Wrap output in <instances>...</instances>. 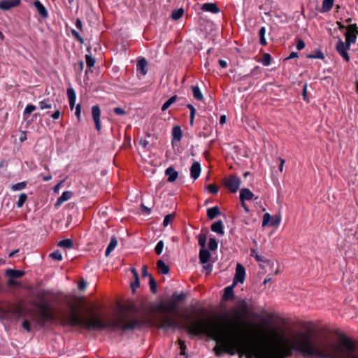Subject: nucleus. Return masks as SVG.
<instances>
[{
	"label": "nucleus",
	"mask_w": 358,
	"mask_h": 358,
	"mask_svg": "<svg viewBox=\"0 0 358 358\" xmlns=\"http://www.w3.org/2000/svg\"><path fill=\"white\" fill-rule=\"evenodd\" d=\"M178 344L180 345V355H185V350H186V345L185 342L184 341H182L180 339L178 340Z\"/></svg>",
	"instance_id": "obj_51"
},
{
	"label": "nucleus",
	"mask_w": 358,
	"mask_h": 358,
	"mask_svg": "<svg viewBox=\"0 0 358 358\" xmlns=\"http://www.w3.org/2000/svg\"><path fill=\"white\" fill-rule=\"evenodd\" d=\"M220 214V210L218 206H214L207 210V216L210 220H213Z\"/></svg>",
	"instance_id": "obj_26"
},
{
	"label": "nucleus",
	"mask_w": 358,
	"mask_h": 358,
	"mask_svg": "<svg viewBox=\"0 0 358 358\" xmlns=\"http://www.w3.org/2000/svg\"><path fill=\"white\" fill-rule=\"evenodd\" d=\"M308 58L310 59H324V55L320 50H316L314 54H310L307 55Z\"/></svg>",
	"instance_id": "obj_38"
},
{
	"label": "nucleus",
	"mask_w": 358,
	"mask_h": 358,
	"mask_svg": "<svg viewBox=\"0 0 358 358\" xmlns=\"http://www.w3.org/2000/svg\"><path fill=\"white\" fill-rule=\"evenodd\" d=\"M51 295L49 290H41L36 294V297L38 301H33L31 304L36 308L35 313L36 317L32 319V322L35 327L40 329L45 327L47 323H54L57 320L55 310L45 301V298Z\"/></svg>",
	"instance_id": "obj_4"
},
{
	"label": "nucleus",
	"mask_w": 358,
	"mask_h": 358,
	"mask_svg": "<svg viewBox=\"0 0 358 358\" xmlns=\"http://www.w3.org/2000/svg\"><path fill=\"white\" fill-rule=\"evenodd\" d=\"M114 113L119 115H123L126 114V111L120 107H116L114 108Z\"/></svg>",
	"instance_id": "obj_56"
},
{
	"label": "nucleus",
	"mask_w": 358,
	"mask_h": 358,
	"mask_svg": "<svg viewBox=\"0 0 358 358\" xmlns=\"http://www.w3.org/2000/svg\"><path fill=\"white\" fill-rule=\"evenodd\" d=\"M187 107L190 110V117H189V124L191 126H193L194 125V117H195V115H196V109L190 103H188L187 105Z\"/></svg>",
	"instance_id": "obj_36"
},
{
	"label": "nucleus",
	"mask_w": 358,
	"mask_h": 358,
	"mask_svg": "<svg viewBox=\"0 0 358 358\" xmlns=\"http://www.w3.org/2000/svg\"><path fill=\"white\" fill-rule=\"evenodd\" d=\"M223 182L226 188L232 193H235L240 187L241 180L236 176L229 175L224 178Z\"/></svg>",
	"instance_id": "obj_7"
},
{
	"label": "nucleus",
	"mask_w": 358,
	"mask_h": 358,
	"mask_svg": "<svg viewBox=\"0 0 358 358\" xmlns=\"http://www.w3.org/2000/svg\"><path fill=\"white\" fill-rule=\"evenodd\" d=\"M357 34L358 27L357 24H350L347 27V31L345 34V42L344 43L341 38H339L336 43V51L346 62L350 60L348 50L350 49L351 44L355 43Z\"/></svg>",
	"instance_id": "obj_6"
},
{
	"label": "nucleus",
	"mask_w": 358,
	"mask_h": 358,
	"mask_svg": "<svg viewBox=\"0 0 358 358\" xmlns=\"http://www.w3.org/2000/svg\"><path fill=\"white\" fill-rule=\"evenodd\" d=\"M206 187L209 192L213 194H217L219 191V187L214 184H209Z\"/></svg>",
	"instance_id": "obj_48"
},
{
	"label": "nucleus",
	"mask_w": 358,
	"mask_h": 358,
	"mask_svg": "<svg viewBox=\"0 0 358 358\" xmlns=\"http://www.w3.org/2000/svg\"><path fill=\"white\" fill-rule=\"evenodd\" d=\"M184 318L186 321L193 322L190 324L178 325L173 318L165 317L162 327L182 329L189 334L211 337L220 345L213 349L217 356L224 352L233 356L238 352L240 357L244 354L246 358H289L294 351H298L304 357H315V334L313 336L310 329L297 332L292 341L280 336L278 339L249 346L246 329L235 323L224 331L210 320L194 317L190 313L185 314Z\"/></svg>",
	"instance_id": "obj_1"
},
{
	"label": "nucleus",
	"mask_w": 358,
	"mask_h": 358,
	"mask_svg": "<svg viewBox=\"0 0 358 358\" xmlns=\"http://www.w3.org/2000/svg\"><path fill=\"white\" fill-rule=\"evenodd\" d=\"M253 253H255V250H251V256L254 257L257 262H264L263 258L259 255L258 254H256V255H254Z\"/></svg>",
	"instance_id": "obj_57"
},
{
	"label": "nucleus",
	"mask_w": 358,
	"mask_h": 358,
	"mask_svg": "<svg viewBox=\"0 0 358 358\" xmlns=\"http://www.w3.org/2000/svg\"><path fill=\"white\" fill-rule=\"evenodd\" d=\"M200 173H201L200 164L198 162H196L193 163V164L192 165V166L190 168L191 177L194 180H196L199 177Z\"/></svg>",
	"instance_id": "obj_15"
},
{
	"label": "nucleus",
	"mask_w": 358,
	"mask_h": 358,
	"mask_svg": "<svg viewBox=\"0 0 358 358\" xmlns=\"http://www.w3.org/2000/svg\"><path fill=\"white\" fill-rule=\"evenodd\" d=\"M306 46L304 41L301 38H297L296 41V49L298 50H303Z\"/></svg>",
	"instance_id": "obj_53"
},
{
	"label": "nucleus",
	"mask_w": 358,
	"mask_h": 358,
	"mask_svg": "<svg viewBox=\"0 0 358 358\" xmlns=\"http://www.w3.org/2000/svg\"><path fill=\"white\" fill-rule=\"evenodd\" d=\"M210 229L213 232H215V233H217V234H218L219 235H221V236L224 235V234L223 222L221 220H219V221H217V222H214L211 225Z\"/></svg>",
	"instance_id": "obj_18"
},
{
	"label": "nucleus",
	"mask_w": 358,
	"mask_h": 358,
	"mask_svg": "<svg viewBox=\"0 0 358 358\" xmlns=\"http://www.w3.org/2000/svg\"><path fill=\"white\" fill-rule=\"evenodd\" d=\"M265 34H266V29L265 27H262L259 31V36L260 38L259 43L262 45H266V40L265 38Z\"/></svg>",
	"instance_id": "obj_39"
},
{
	"label": "nucleus",
	"mask_w": 358,
	"mask_h": 358,
	"mask_svg": "<svg viewBox=\"0 0 358 358\" xmlns=\"http://www.w3.org/2000/svg\"><path fill=\"white\" fill-rule=\"evenodd\" d=\"M295 57H298V53L295 52H292L290 53V55H289V57H287L286 58V59H293V58H295Z\"/></svg>",
	"instance_id": "obj_64"
},
{
	"label": "nucleus",
	"mask_w": 358,
	"mask_h": 358,
	"mask_svg": "<svg viewBox=\"0 0 358 358\" xmlns=\"http://www.w3.org/2000/svg\"><path fill=\"white\" fill-rule=\"evenodd\" d=\"M142 277L144 278V277H148L150 278V275H152L151 274H150L148 273V267L147 266H143V268H142Z\"/></svg>",
	"instance_id": "obj_58"
},
{
	"label": "nucleus",
	"mask_w": 358,
	"mask_h": 358,
	"mask_svg": "<svg viewBox=\"0 0 358 358\" xmlns=\"http://www.w3.org/2000/svg\"><path fill=\"white\" fill-rule=\"evenodd\" d=\"M149 285L152 293L156 294L157 292V282L152 275H150Z\"/></svg>",
	"instance_id": "obj_37"
},
{
	"label": "nucleus",
	"mask_w": 358,
	"mask_h": 358,
	"mask_svg": "<svg viewBox=\"0 0 358 358\" xmlns=\"http://www.w3.org/2000/svg\"><path fill=\"white\" fill-rule=\"evenodd\" d=\"M152 310L155 312L162 313V314L159 315L157 317L158 321L157 327L162 329H169L170 328H163L162 327V324L164 321L165 317H171L175 320L178 325L182 324H190V323H179L178 320L172 316L171 314H177L178 315V304L175 301L169 299L166 302H160L157 305L153 307ZM192 322H191L192 324ZM178 329V328H176Z\"/></svg>",
	"instance_id": "obj_5"
},
{
	"label": "nucleus",
	"mask_w": 358,
	"mask_h": 358,
	"mask_svg": "<svg viewBox=\"0 0 358 358\" xmlns=\"http://www.w3.org/2000/svg\"><path fill=\"white\" fill-rule=\"evenodd\" d=\"M26 185V182H21L13 185L11 188L14 191H17L25 188Z\"/></svg>",
	"instance_id": "obj_47"
},
{
	"label": "nucleus",
	"mask_w": 358,
	"mask_h": 358,
	"mask_svg": "<svg viewBox=\"0 0 358 358\" xmlns=\"http://www.w3.org/2000/svg\"><path fill=\"white\" fill-rule=\"evenodd\" d=\"M245 268L241 264H238L236 265V273L233 280V286L236 285L238 282L243 283L245 280Z\"/></svg>",
	"instance_id": "obj_9"
},
{
	"label": "nucleus",
	"mask_w": 358,
	"mask_h": 358,
	"mask_svg": "<svg viewBox=\"0 0 358 358\" xmlns=\"http://www.w3.org/2000/svg\"><path fill=\"white\" fill-rule=\"evenodd\" d=\"M192 90L194 99L199 101H202L203 99V96L198 86H192Z\"/></svg>",
	"instance_id": "obj_28"
},
{
	"label": "nucleus",
	"mask_w": 358,
	"mask_h": 358,
	"mask_svg": "<svg viewBox=\"0 0 358 358\" xmlns=\"http://www.w3.org/2000/svg\"><path fill=\"white\" fill-rule=\"evenodd\" d=\"M280 217H271L268 213H266L263 216L262 220V226L265 227L266 225L270 226H278L280 224Z\"/></svg>",
	"instance_id": "obj_10"
},
{
	"label": "nucleus",
	"mask_w": 358,
	"mask_h": 358,
	"mask_svg": "<svg viewBox=\"0 0 358 358\" xmlns=\"http://www.w3.org/2000/svg\"><path fill=\"white\" fill-rule=\"evenodd\" d=\"M157 266L158 268L159 271L162 274H168L169 273V267L168 265L165 264V262L161 259L158 260L157 262Z\"/></svg>",
	"instance_id": "obj_24"
},
{
	"label": "nucleus",
	"mask_w": 358,
	"mask_h": 358,
	"mask_svg": "<svg viewBox=\"0 0 358 358\" xmlns=\"http://www.w3.org/2000/svg\"><path fill=\"white\" fill-rule=\"evenodd\" d=\"M67 96L69 101V106L71 110L74 108L76 95L74 90L73 88L67 89Z\"/></svg>",
	"instance_id": "obj_22"
},
{
	"label": "nucleus",
	"mask_w": 358,
	"mask_h": 358,
	"mask_svg": "<svg viewBox=\"0 0 358 358\" xmlns=\"http://www.w3.org/2000/svg\"><path fill=\"white\" fill-rule=\"evenodd\" d=\"M50 257L52 259L61 261L62 259V255L59 250L54 251L50 254Z\"/></svg>",
	"instance_id": "obj_45"
},
{
	"label": "nucleus",
	"mask_w": 358,
	"mask_h": 358,
	"mask_svg": "<svg viewBox=\"0 0 358 358\" xmlns=\"http://www.w3.org/2000/svg\"><path fill=\"white\" fill-rule=\"evenodd\" d=\"M254 194L248 188H243L240 191V199L241 203L245 201H250L252 199Z\"/></svg>",
	"instance_id": "obj_13"
},
{
	"label": "nucleus",
	"mask_w": 358,
	"mask_h": 358,
	"mask_svg": "<svg viewBox=\"0 0 358 358\" xmlns=\"http://www.w3.org/2000/svg\"><path fill=\"white\" fill-rule=\"evenodd\" d=\"M210 257V252L206 248H201L199 251V261L201 264L208 262Z\"/></svg>",
	"instance_id": "obj_21"
},
{
	"label": "nucleus",
	"mask_w": 358,
	"mask_h": 358,
	"mask_svg": "<svg viewBox=\"0 0 358 358\" xmlns=\"http://www.w3.org/2000/svg\"><path fill=\"white\" fill-rule=\"evenodd\" d=\"M117 245V238L113 236L110 238V241L106 248L105 255L106 257L109 256V255L111 253V252L115 248Z\"/></svg>",
	"instance_id": "obj_23"
},
{
	"label": "nucleus",
	"mask_w": 358,
	"mask_h": 358,
	"mask_svg": "<svg viewBox=\"0 0 358 358\" xmlns=\"http://www.w3.org/2000/svg\"><path fill=\"white\" fill-rule=\"evenodd\" d=\"M234 286H228L224 289L223 298L224 299H233L234 298Z\"/></svg>",
	"instance_id": "obj_30"
},
{
	"label": "nucleus",
	"mask_w": 358,
	"mask_h": 358,
	"mask_svg": "<svg viewBox=\"0 0 358 358\" xmlns=\"http://www.w3.org/2000/svg\"><path fill=\"white\" fill-rule=\"evenodd\" d=\"M219 64L223 69H224L227 66V63L225 60L220 59Z\"/></svg>",
	"instance_id": "obj_63"
},
{
	"label": "nucleus",
	"mask_w": 358,
	"mask_h": 358,
	"mask_svg": "<svg viewBox=\"0 0 358 358\" xmlns=\"http://www.w3.org/2000/svg\"><path fill=\"white\" fill-rule=\"evenodd\" d=\"M207 236L206 234H201L198 236V243L201 248H206Z\"/></svg>",
	"instance_id": "obj_40"
},
{
	"label": "nucleus",
	"mask_w": 358,
	"mask_h": 358,
	"mask_svg": "<svg viewBox=\"0 0 358 358\" xmlns=\"http://www.w3.org/2000/svg\"><path fill=\"white\" fill-rule=\"evenodd\" d=\"M92 115L93 120L95 124L96 129L99 131L101 130V122H100V116H101V110L99 106H93L92 108Z\"/></svg>",
	"instance_id": "obj_11"
},
{
	"label": "nucleus",
	"mask_w": 358,
	"mask_h": 358,
	"mask_svg": "<svg viewBox=\"0 0 358 358\" xmlns=\"http://www.w3.org/2000/svg\"><path fill=\"white\" fill-rule=\"evenodd\" d=\"M208 248L210 250H215L217 248V243L213 238H210L208 242Z\"/></svg>",
	"instance_id": "obj_49"
},
{
	"label": "nucleus",
	"mask_w": 358,
	"mask_h": 358,
	"mask_svg": "<svg viewBox=\"0 0 358 358\" xmlns=\"http://www.w3.org/2000/svg\"><path fill=\"white\" fill-rule=\"evenodd\" d=\"M20 3V0H2L0 1V8L7 10L13 7L17 6Z\"/></svg>",
	"instance_id": "obj_12"
},
{
	"label": "nucleus",
	"mask_w": 358,
	"mask_h": 358,
	"mask_svg": "<svg viewBox=\"0 0 358 358\" xmlns=\"http://www.w3.org/2000/svg\"><path fill=\"white\" fill-rule=\"evenodd\" d=\"M147 66L148 62L146 59L142 58L138 61L136 66L137 71H139L143 76H145L148 72Z\"/></svg>",
	"instance_id": "obj_20"
},
{
	"label": "nucleus",
	"mask_w": 358,
	"mask_h": 358,
	"mask_svg": "<svg viewBox=\"0 0 358 358\" xmlns=\"http://www.w3.org/2000/svg\"><path fill=\"white\" fill-rule=\"evenodd\" d=\"M172 136L173 139L180 141L182 137L181 128L179 126L173 127L172 129Z\"/></svg>",
	"instance_id": "obj_27"
},
{
	"label": "nucleus",
	"mask_w": 358,
	"mask_h": 358,
	"mask_svg": "<svg viewBox=\"0 0 358 358\" xmlns=\"http://www.w3.org/2000/svg\"><path fill=\"white\" fill-rule=\"evenodd\" d=\"M6 275L10 278H19L24 275V272L20 270L7 269L6 271Z\"/></svg>",
	"instance_id": "obj_25"
},
{
	"label": "nucleus",
	"mask_w": 358,
	"mask_h": 358,
	"mask_svg": "<svg viewBox=\"0 0 358 358\" xmlns=\"http://www.w3.org/2000/svg\"><path fill=\"white\" fill-rule=\"evenodd\" d=\"M201 10L212 13H217L220 12V8L215 3H206L201 6Z\"/></svg>",
	"instance_id": "obj_14"
},
{
	"label": "nucleus",
	"mask_w": 358,
	"mask_h": 358,
	"mask_svg": "<svg viewBox=\"0 0 358 358\" xmlns=\"http://www.w3.org/2000/svg\"><path fill=\"white\" fill-rule=\"evenodd\" d=\"M39 108L41 110L49 109V108H52V105H51L49 99H44L39 102Z\"/></svg>",
	"instance_id": "obj_41"
},
{
	"label": "nucleus",
	"mask_w": 358,
	"mask_h": 358,
	"mask_svg": "<svg viewBox=\"0 0 358 358\" xmlns=\"http://www.w3.org/2000/svg\"><path fill=\"white\" fill-rule=\"evenodd\" d=\"M174 217H175V215L173 214L166 215L164 219L163 225L164 227L168 226V224L173 220Z\"/></svg>",
	"instance_id": "obj_46"
},
{
	"label": "nucleus",
	"mask_w": 358,
	"mask_h": 358,
	"mask_svg": "<svg viewBox=\"0 0 358 358\" xmlns=\"http://www.w3.org/2000/svg\"><path fill=\"white\" fill-rule=\"evenodd\" d=\"M60 115H61V113H60V111H59V110H57L56 111H55V112L52 114L51 117H52L54 120H57V119H59V118Z\"/></svg>",
	"instance_id": "obj_61"
},
{
	"label": "nucleus",
	"mask_w": 358,
	"mask_h": 358,
	"mask_svg": "<svg viewBox=\"0 0 358 358\" xmlns=\"http://www.w3.org/2000/svg\"><path fill=\"white\" fill-rule=\"evenodd\" d=\"M73 196V192L71 191H65L62 193L60 197L58 198L55 203V207H59L62 203L69 200Z\"/></svg>",
	"instance_id": "obj_17"
},
{
	"label": "nucleus",
	"mask_w": 358,
	"mask_h": 358,
	"mask_svg": "<svg viewBox=\"0 0 358 358\" xmlns=\"http://www.w3.org/2000/svg\"><path fill=\"white\" fill-rule=\"evenodd\" d=\"M140 286L139 278H135L134 282L131 283V288L134 292Z\"/></svg>",
	"instance_id": "obj_55"
},
{
	"label": "nucleus",
	"mask_w": 358,
	"mask_h": 358,
	"mask_svg": "<svg viewBox=\"0 0 358 358\" xmlns=\"http://www.w3.org/2000/svg\"><path fill=\"white\" fill-rule=\"evenodd\" d=\"M57 245L61 248H71L73 246V242L71 239H69V238L64 239V240L60 241L57 243Z\"/></svg>",
	"instance_id": "obj_31"
},
{
	"label": "nucleus",
	"mask_w": 358,
	"mask_h": 358,
	"mask_svg": "<svg viewBox=\"0 0 358 358\" xmlns=\"http://www.w3.org/2000/svg\"><path fill=\"white\" fill-rule=\"evenodd\" d=\"M80 113H81V106L80 104H78L77 106L76 107L75 114L79 120L80 118Z\"/></svg>",
	"instance_id": "obj_59"
},
{
	"label": "nucleus",
	"mask_w": 358,
	"mask_h": 358,
	"mask_svg": "<svg viewBox=\"0 0 358 358\" xmlns=\"http://www.w3.org/2000/svg\"><path fill=\"white\" fill-rule=\"evenodd\" d=\"M36 110V106L31 104L27 105L24 110V114H30Z\"/></svg>",
	"instance_id": "obj_54"
},
{
	"label": "nucleus",
	"mask_w": 358,
	"mask_h": 358,
	"mask_svg": "<svg viewBox=\"0 0 358 358\" xmlns=\"http://www.w3.org/2000/svg\"><path fill=\"white\" fill-rule=\"evenodd\" d=\"M36 315V317L37 316V315L35 313ZM35 317V316L32 317L31 320H24L23 323H22V327L24 330H26L27 332H31V323L34 324L33 322H32V319ZM34 325V324H33ZM35 327V326H34ZM36 328H39L38 327H36Z\"/></svg>",
	"instance_id": "obj_33"
},
{
	"label": "nucleus",
	"mask_w": 358,
	"mask_h": 358,
	"mask_svg": "<svg viewBox=\"0 0 358 358\" xmlns=\"http://www.w3.org/2000/svg\"><path fill=\"white\" fill-rule=\"evenodd\" d=\"M177 99L178 96L176 95L172 96L163 104L162 107V110L165 111L166 110H167L172 103L176 101Z\"/></svg>",
	"instance_id": "obj_32"
},
{
	"label": "nucleus",
	"mask_w": 358,
	"mask_h": 358,
	"mask_svg": "<svg viewBox=\"0 0 358 358\" xmlns=\"http://www.w3.org/2000/svg\"><path fill=\"white\" fill-rule=\"evenodd\" d=\"M334 0H323L322 6V12L329 11L334 6Z\"/></svg>",
	"instance_id": "obj_29"
},
{
	"label": "nucleus",
	"mask_w": 358,
	"mask_h": 358,
	"mask_svg": "<svg viewBox=\"0 0 358 358\" xmlns=\"http://www.w3.org/2000/svg\"><path fill=\"white\" fill-rule=\"evenodd\" d=\"M34 5L43 18L48 17V13L47 9L38 0L34 1Z\"/></svg>",
	"instance_id": "obj_19"
},
{
	"label": "nucleus",
	"mask_w": 358,
	"mask_h": 358,
	"mask_svg": "<svg viewBox=\"0 0 358 358\" xmlns=\"http://www.w3.org/2000/svg\"><path fill=\"white\" fill-rule=\"evenodd\" d=\"M356 345L344 334H341L339 340L329 331L315 333V357L319 358H358L355 354Z\"/></svg>",
	"instance_id": "obj_3"
},
{
	"label": "nucleus",
	"mask_w": 358,
	"mask_h": 358,
	"mask_svg": "<svg viewBox=\"0 0 358 358\" xmlns=\"http://www.w3.org/2000/svg\"><path fill=\"white\" fill-rule=\"evenodd\" d=\"M27 199V196L26 194H24V193L20 194V195L19 196V198H18V201L17 202V208L22 207V206L25 203Z\"/></svg>",
	"instance_id": "obj_42"
},
{
	"label": "nucleus",
	"mask_w": 358,
	"mask_h": 358,
	"mask_svg": "<svg viewBox=\"0 0 358 358\" xmlns=\"http://www.w3.org/2000/svg\"><path fill=\"white\" fill-rule=\"evenodd\" d=\"M164 248V242L159 241L155 246V250L157 255H159L162 254Z\"/></svg>",
	"instance_id": "obj_50"
},
{
	"label": "nucleus",
	"mask_w": 358,
	"mask_h": 358,
	"mask_svg": "<svg viewBox=\"0 0 358 358\" xmlns=\"http://www.w3.org/2000/svg\"><path fill=\"white\" fill-rule=\"evenodd\" d=\"M76 26L80 31H83L82 21L79 18H78L76 21Z\"/></svg>",
	"instance_id": "obj_62"
},
{
	"label": "nucleus",
	"mask_w": 358,
	"mask_h": 358,
	"mask_svg": "<svg viewBox=\"0 0 358 358\" xmlns=\"http://www.w3.org/2000/svg\"><path fill=\"white\" fill-rule=\"evenodd\" d=\"M82 298L76 299L75 301H66L69 311L65 313L63 321L71 327H80L87 331H96L105 329H120L123 331L141 328L146 324L143 317H133L130 314L138 313V308L133 301L127 302L120 307L121 314L114 321H105L99 315L90 312L83 316L79 313L81 308Z\"/></svg>",
	"instance_id": "obj_2"
},
{
	"label": "nucleus",
	"mask_w": 358,
	"mask_h": 358,
	"mask_svg": "<svg viewBox=\"0 0 358 358\" xmlns=\"http://www.w3.org/2000/svg\"><path fill=\"white\" fill-rule=\"evenodd\" d=\"M271 57L268 53H264L262 59L264 66H267L271 64Z\"/></svg>",
	"instance_id": "obj_43"
},
{
	"label": "nucleus",
	"mask_w": 358,
	"mask_h": 358,
	"mask_svg": "<svg viewBox=\"0 0 358 358\" xmlns=\"http://www.w3.org/2000/svg\"><path fill=\"white\" fill-rule=\"evenodd\" d=\"M237 306L238 310L235 311L236 320L238 322H241L248 316L249 308L248 303L244 299L238 301Z\"/></svg>",
	"instance_id": "obj_8"
},
{
	"label": "nucleus",
	"mask_w": 358,
	"mask_h": 358,
	"mask_svg": "<svg viewBox=\"0 0 358 358\" xmlns=\"http://www.w3.org/2000/svg\"><path fill=\"white\" fill-rule=\"evenodd\" d=\"M86 64L88 68H92L95 64V59L89 55H85Z\"/></svg>",
	"instance_id": "obj_44"
},
{
	"label": "nucleus",
	"mask_w": 358,
	"mask_h": 358,
	"mask_svg": "<svg viewBox=\"0 0 358 358\" xmlns=\"http://www.w3.org/2000/svg\"><path fill=\"white\" fill-rule=\"evenodd\" d=\"M72 35L75 37L76 40H78L80 43H83L84 39L80 35V34L76 31V30L73 29L71 31Z\"/></svg>",
	"instance_id": "obj_52"
},
{
	"label": "nucleus",
	"mask_w": 358,
	"mask_h": 358,
	"mask_svg": "<svg viewBox=\"0 0 358 358\" xmlns=\"http://www.w3.org/2000/svg\"><path fill=\"white\" fill-rule=\"evenodd\" d=\"M184 14L183 8L176 9L172 11L171 18L174 20H178L182 17Z\"/></svg>",
	"instance_id": "obj_34"
},
{
	"label": "nucleus",
	"mask_w": 358,
	"mask_h": 358,
	"mask_svg": "<svg viewBox=\"0 0 358 358\" xmlns=\"http://www.w3.org/2000/svg\"><path fill=\"white\" fill-rule=\"evenodd\" d=\"M87 287V282L85 280H81L78 283V289L80 290H83Z\"/></svg>",
	"instance_id": "obj_60"
},
{
	"label": "nucleus",
	"mask_w": 358,
	"mask_h": 358,
	"mask_svg": "<svg viewBox=\"0 0 358 358\" xmlns=\"http://www.w3.org/2000/svg\"><path fill=\"white\" fill-rule=\"evenodd\" d=\"M185 295L183 292L180 294H178L177 292H174L172 294L171 300L177 303L178 304L182 301L185 299Z\"/></svg>",
	"instance_id": "obj_35"
},
{
	"label": "nucleus",
	"mask_w": 358,
	"mask_h": 358,
	"mask_svg": "<svg viewBox=\"0 0 358 358\" xmlns=\"http://www.w3.org/2000/svg\"><path fill=\"white\" fill-rule=\"evenodd\" d=\"M165 174L168 176L167 181L173 182L178 177V173L173 167H169L165 171Z\"/></svg>",
	"instance_id": "obj_16"
}]
</instances>
